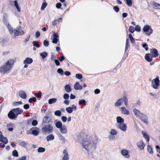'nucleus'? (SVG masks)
Listing matches in <instances>:
<instances>
[{"instance_id":"obj_1","label":"nucleus","mask_w":160,"mask_h":160,"mask_svg":"<svg viewBox=\"0 0 160 160\" xmlns=\"http://www.w3.org/2000/svg\"><path fill=\"white\" fill-rule=\"evenodd\" d=\"M86 137L82 140L81 144L82 147L87 151L88 154L95 150L97 143L96 140H92V138L86 135Z\"/></svg>"},{"instance_id":"obj_2","label":"nucleus","mask_w":160,"mask_h":160,"mask_svg":"<svg viewBox=\"0 0 160 160\" xmlns=\"http://www.w3.org/2000/svg\"><path fill=\"white\" fill-rule=\"evenodd\" d=\"M14 62L13 59L12 58L5 62L2 66L0 67V73L5 74L9 72L14 65Z\"/></svg>"},{"instance_id":"obj_3","label":"nucleus","mask_w":160,"mask_h":160,"mask_svg":"<svg viewBox=\"0 0 160 160\" xmlns=\"http://www.w3.org/2000/svg\"><path fill=\"white\" fill-rule=\"evenodd\" d=\"M123 101L124 102L125 105L126 107H127L128 104V100L126 96H123L122 98L118 99L114 104L115 106L116 107H118L121 106Z\"/></svg>"},{"instance_id":"obj_4","label":"nucleus","mask_w":160,"mask_h":160,"mask_svg":"<svg viewBox=\"0 0 160 160\" xmlns=\"http://www.w3.org/2000/svg\"><path fill=\"white\" fill-rule=\"evenodd\" d=\"M160 86L159 77L157 76L156 77L151 80V87L155 90L158 89Z\"/></svg>"},{"instance_id":"obj_5","label":"nucleus","mask_w":160,"mask_h":160,"mask_svg":"<svg viewBox=\"0 0 160 160\" xmlns=\"http://www.w3.org/2000/svg\"><path fill=\"white\" fill-rule=\"evenodd\" d=\"M42 131L45 134L51 133L53 130L52 126L50 124L45 125L42 128Z\"/></svg>"},{"instance_id":"obj_6","label":"nucleus","mask_w":160,"mask_h":160,"mask_svg":"<svg viewBox=\"0 0 160 160\" xmlns=\"http://www.w3.org/2000/svg\"><path fill=\"white\" fill-rule=\"evenodd\" d=\"M143 30L144 32H145V35L146 36H150L153 32V30L151 26L148 25H145L144 26Z\"/></svg>"},{"instance_id":"obj_7","label":"nucleus","mask_w":160,"mask_h":160,"mask_svg":"<svg viewBox=\"0 0 160 160\" xmlns=\"http://www.w3.org/2000/svg\"><path fill=\"white\" fill-rule=\"evenodd\" d=\"M13 32L15 37L23 35L25 33L24 31L20 26H18L14 29Z\"/></svg>"},{"instance_id":"obj_8","label":"nucleus","mask_w":160,"mask_h":160,"mask_svg":"<svg viewBox=\"0 0 160 160\" xmlns=\"http://www.w3.org/2000/svg\"><path fill=\"white\" fill-rule=\"evenodd\" d=\"M109 133L110 134L108 136L109 139L112 140L115 138V136L117 135L118 132L114 129H111L109 132Z\"/></svg>"},{"instance_id":"obj_9","label":"nucleus","mask_w":160,"mask_h":160,"mask_svg":"<svg viewBox=\"0 0 160 160\" xmlns=\"http://www.w3.org/2000/svg\"><path fill=\"white\" fill-rule=\"evenodd\" d=\"M138 119H140L142 122L146 124H148L149 122L148 116L144 113H142Z\"/></svg>"},{"instance_id":"obj_10","label":"nucleus","mask_w":160,"mask_h":160,"mask_svg":"<svg viewBox=\"0 0 160 160\" xmlns=\"http://www.w3.org/2000/svg\"><path fill=\"white\" fill-rule=\"evenodd\" d=\"M39 129L37 127H33L31 128L29 131L30 132H28V134H31L34 136H37L39 134Z\"/></svg>"},{"instance_id":"obj_11","label":"nucleus","mask_w":160,"mask_h":160,"mask_svg":"<svg viewBox=\"0 0 160 160\" xmlns=\"http://www.w3.org/2000/svg\"><path fill=\"white\" fill-rule=\"evenodd\" d=\"M116 126L118 128L124 132H125L127 130V125L126 124L124 123L121 124H116Z\"/></svg>"},{"instance_id":"obj_12","label":"nucleus","mask_w":160,"mask_h":160,"mask_svg":"<svg viewBox=\"0 0 160 160\" xmlns=\"http://www.w3.org/2000/svg\"><path fill=\"white\" fill-rule=\"evenodd\" d=\"M129 152V151L126 149H123L121 150V152L122 155L125 158L128 159L130 157Z\"/></svg>"},{"instance_id":"obj_13","label":"nucleus","mask_w":160,"mask_h":160,"mask_svg":"<svg viewBox=\"0 0 160 160\" xmlns=\"http://www.w3.org/2000/svg\"><path fill=\"white\" fill-rule=\"evenodd\" d=\"M77 109V107L74 104H73L71 107H68L66 108V110L67 112L69 113H71L73 111H76Z\"/></svg>"},{"instance_id":"obj_14","label":"nucleus","mask_w":160,"mask_h":160,"mask_svg":"<svg viewBox=\"0 0 160 160\" xmlns=\"http://www.w3.org/2000/svg\"><path fill=\"white\" fill-rule=\"evenodd\" d=\"M120 110L121 113L123 114L128 115L130 113L129 110L127 109L124 107H122L120 108Z\"/></svg>"},{"instance_id":"obj_15","label":"nucleus","mask_w":160,"mask_h":160,"mask_svg":"<svg viewBox=\"0 0 160 160\" xmlns=\"http://www.w3.org/2000/svg\"><path fill=\"white\" fill-rule=\"evenodd\" d=\"M8 116L10 118L13 119L16 118L17 117L13 109L11 110L8 114Z\"/></svg>"},{"instance_id":"obj_16","label":"nucleus","mask_w":160,"mask_h":160,"mask_svg":"<svg viewBox=\"0 0 160 160\" xmlns=\"http://www.w3.org/2000/svg\"><path fill=\"white\" fill-rule=\"evenodd\" d=\"M153 58L157 57L158 56V50L155 48L150 49V53Z\"/></svg>"},{"instance_id":"obj_17","label":"nucleus","mask_w":160,"mask_h":160,"mask_svg":"<svg viewBox=\"0 0 160 160\" xmlns=\"http://www.w3.org/2000/svg\"><path fill=\"white\" fill-rule=\"evenodd\" d=\"M138 147L141 150H143L145 146V144L142 140H140L137 143Z\"/></svg>"},{"instance_id":"obj_18","label":"nucleus","mask_w":160,"mask_h":160,"mask_svg":"<svg viewBox=\"0 0 160 160\" xmlns=\"http://www.w3.org/2000/svg\"><path fill=\"white\" fill-rule=\"evenodd\" d=\"M153 57L150 53H147L145 56V59L148 62H151L152 61Z\"/></svg>"},{"instance_id":"obj_19","label":"nucleus","mask_w":160,"mask_h":160,"mask_svg":"<svg viewBox=\"0 0 160 160\" xmlns=\"http://www.w3.org/2000/svg\"><path fill=\"white\" fill-rule=\"evenodd\" d=\"M133 112L135 116L138 118H139L142 113H141L138 109L135 108L133 110Z\"/></svg>"},{"instance_id":"obj_20","label":"nucleus","mask_w":160,"mask_h":160,"mask_svg":"<svg viewBox=\"0 0 160 160\" xmlns=\"http://www.w3.org/2000/svg\"><path fill=\"white\" fill-rule=\"evenodd\" d=\"M53 39L52 41V42L53 43L57 44L58 41V38H59V36L57 33L55 32H53Z\"/></svg>"},{"instance_id":"obj_21","label":"nucleus","mask_w":160,"mask_h":160,"mask_svg":"<svg viewBox=\"0 0 160 160\" xmlns=\"http://www.w3.org/2000/svg\"><path fill=\"white\" fill-rule=\"evenodd\" d=\"M8 14L6 13H4L3 14L2 21L4 24L9 23L8 19Z\"/></svg>"},{"instance_id":"obj_22","label":"nucleus","mask_w":160,"mask_h":160,"mask_svg":"<svg viewBox=\"0 0 160 160\" xmlns=\"http://www.w3.org/2000/svg\"><path fill=\"white\" fill-rule=\"evenodd\" d=\"M19 94L20 97L22 98L25 99L27 97V95L26 92L23 91L21 90L19 91Z\"/></svg>"},{"instance_id":"obj_23","label":"nucleus","mask_w":160,"mask_h":160,"mask_svg":"<svg viewBox=\"0 0 160 160\" xmlns=\"http://www.w3.org/2000/svg\"><path fill=\"white\" fill-rule=\"evenodd\" d=\"M13 111L17 115V117L18 115L21 114L23 112V110L20 108L13 109Z\"/></svg>"},{"instance_id":"obj_24","label":"nucleus","mask_w":160,"mask_h":160,"mask_svg":"<svg viewBox=\"0 0 160 160\" xmlns=\"http://www.w3.org/2000/svg\"><path fill=\"white\" fill-rule=\"evenodd\" d=\"M74 89L76 90H80L82 89V87L81 85L79 82H76L74 85Z\"/></svg>"},{"instance_id":"obj_25","label":"nucleus","mask_w":160,"mask_h":160,"mask_svg":"<svg viewBox=\"0 0 160 160\" xmlns=\"http://www.w3.org/2000/svg\"><path fill=\"white\" fill-rule=\"evenodd\" d=\"M63 153V157L62 158V160H68L69 157L67 151L65 149L64 150Z\"/></svg>"},{"instance_id":"obj_26","label":"nucleus","mask_w":160,"mask_h":160,"mask_svg":"<svg viewBox=\"0 0 160 160\" xmlns=\"http://www.w3.org/2000/svg\"><path fill=\"white\" fill-rule=\"evenodd\" d=\"M59 130L61 133L62 134H65L68 132V130L65 125H63L59 129Z\"/></svg>"},{"instance_id":"obj_27","label":"nucleus","mask_w":160,"mask_h":160,"mask_svg":"<svg viewBox=\"0 0 160 160\" xmlns=\"http://www.w3.org/2000/svg\"><path fill=\"white\" fill-rule=\"evenodd\" d=\"M7 28H8L10 33L11 34H12L14 32V30L13 28L11 26L9 23H7V24H4Z\"/></svg>"},{"instance_id":"obj_28","label":"nucleus","mask_w":160,"mask_h":160,"mask_svg":"<svg viewBox=\"0 0 160 160\" xmlns=\"http://www.w3.org/2000/svg\"><path fill=\"white\" fill-rule=\"evenodd\" d=\"M13 5L16 8L17 11L18 12H20L21 11V9L19 5L18 2L17 0H15L13 2Z\"/></svg>"},{"instance_id":"obj_29","label":"nucleus","mask_w":160,"mask_h":160,"mask_svg":"<svg viewBox=\"0 0 160 160\" xmlns=\"http://www.w3.org/2000/svg\"><path fill=\"white\" fill-rule=\"evenodd\" d=\"M33 62L32 58H27L23 61V63L24 64H30Z\"/></svg>"},{"instance_id":"obj_30","label":"nucleus","mask_w":160,"mask_h":160,"mask_svg":"<svg viewBox=\"0 0 160 160\" xmlns=\"http://www.w3.org/2000/svg\"><path fill=\"white\" fill-rule=\"evenodd\" d=\"M117 124H121L124 123V119L120 116H118L116 118Z\"/></svg>"},{"instance_id":"obj_31","label":"nucleus","mask_w":160,"mask_h":160,"mask_svg":"<svg viewBox=\"0 0 160 160\" xmlns=\"http://www.w3.org/2000/svg\"><path fill=\"white\" fill-rule=\"evenodd\" d=\"M0 141L4 144H7L8 142L7 139L5 138L3 136L0 137Z\"/></svg>"},{"instance_id":"obj_32","label":"nucleus","mask_w":160,"mask_h":160,"mask_svg":"<svg viewBox=\"0 0 160 160\" xmlns=\"http://www.w3.org/2000/svg\"><path fill=\"white\" fill-rule=\"evenodd\" d=\"M46 138L47 139V141H49L51 140H53L54 139V137L53 134H50L47 136L46 137Z\"/></svg>"},{"instance_id":"obj_33","label":"nucleus","mask_w":160,"mask_h":160,"mask_svg":"<svg viewBox=\"0 0 160 160\" xmlns=\"http://www.w3.org/2000/svg\"><path fill=\"white\" fill-rule=\"evenodd\" d=\"M64 89L68 93L70 92L72 90L69 84H67L65 86Z\"/></svg>"},{"instance_id":"obj_34","label":"nucleus","mask_w":160,"mask_h":160,"mask_svg":"<svg viewBox=\"0 0 160 160\" xmlns=\"http://www.w3.org/2000/svg\"><path fill=\"white\" fill-rule=\"evenodd\" d=\"M55 125L56 128L59 129L63 126L62 122L59 121L55 123Z\"/></svg>"},{"instance_id":"obj_35","label":"nucleus","mask_w":160,"mask_h":160,"mask_svg":"<svg viewBox=\"0 0 160 160\" xmlns=\"http://www.w3.org/2000/svg\"><path fill=\"white\" fill-rule=\"evenodd\" d=\"M142 133L143 137L145 138L146 141L147 142H149V137L148 135L144 131H142Z\"/></svg>"},{"instance_id":"obj_36","label":"nucleus","mask_w":160,"mask_h":160,"mask_svg":"<svg viewBox=\"0 0 160 160\" xmlns=\"http://www.w3.org/2000/svg\"><path fill=\"white\" fill-rule=\"evenodd\" d=\"M40 55L42 57V58L44 59L46 58L48 56L47 53L45 52H43L40 53Z\"/></svg>"},{"instance_id":"obj_37","label":"nucleus","mask_w":160,"mask_h":160,"mask_svg":"<svg viewBox=\"0 0 160 160\" xmlns=\"http://www.w3.org/2000/svg\"><path fill=\"white\" fill-rule=\"evenodd\" d=\"M57 101V99L56 98H52L49 99L48 102L49 104H51L56 102Z\"/></svg>"},{"instance_id":"obj_38","label":"nucleus","mask_w":160,"mask_h":160,"mask_svg":"<svg viewBox=\"0 0 160 160\" xmlns=\"http://www.w3.org/2000/svg\"><path fill=\"white\" fill-rule=\"evenodd\" d=\"M129 41L128 38L127 39L126 41V47L125 48V52H126L129 47Z\"/></svg>"},{"instance_id":"obj_39","label":"nucleus","mask_w":160,"mask_h":160,"mask_svg":"<svg viewBox=\"0 0 160 160\" xmlns=\"http://www.w3.org/2000/svg\"><path fill=\"white\" fill-rule=\"evenodd\" d=\"M47 3L46 2L45 0H44L42 3V5L41 10H43L45 8L47 7Z\"/></svg>"},{"instance_id":"obj_40","label":"nucleus","mask_w":160,"mask_h":160,"mask_svg":"<svg viewBox=\"0 0 160 160\" xmlns=\"http://www.w3.org/2000/svg\"><path fill=\"white\" fill-rule=\"evenodd\" d=\"M147 150L148 152L150 154H152L153 152L152 150V148L151 146L148 145L147 147Z\"/></svg>"},{"instance_id":"obj_41","label":"nucleus","mask_w":160,"mask_h":160,"mask_svg":"<svg viewBox=\"0 0 160 160\" xmlns=\"http://www.w3.org/2000/svg\"><path fill=\"white\" fill-rule=\"evenodd\" d=\"M48 119L49 117L48 116H45L43 118L42 122L44 123H46L49 122V121L48 120Z\"/></svg>"},{"instance_id":"obj_42","label":"nucleus","mask_w":160,"mask_h":160,"mask_svg":"<svg viewBox=\"0 0 160 160\" xmlns=\"http://www.w3.org/2000/svg\"><path fill=\"white\" fill-rule=\"evenodd\" d=\"M153 7L155 9H160V4L154 3L153 5Z\"/></svg>"},{"instance_id":"obj_43","label":"nucleus","mask_w":160,"mask_h":160,"mask_svg":"<svg viewBox=\"0 0 160 160\" xmlns=\"http://www.w3.org/2000/svg\"><path fill=\"white\" fill-rule=\"evenodd\" d=\"M54 114L56 116L60 117L61 115V112L60 110H57L55 112Z\"/></svg>"},{"instance_id":"obj_44","label":"nucleus","mask_w":160,"mask_h":160,"mask_svg":"<svg viewBox=\"0 0 160 160\" xmlns=\"http://www.w3.org/2000/svg\"><path fill=\"white\" fill-rule=\"evenodd\" d=\"M127 4L129 6H131L132 3L131 0H124Z\"/></svg>"},{"instance_id":"obj_45","label":"nucleus","mask_w":160,"mask_h":160,"mask_svg":"<svg viewBox=\"0 0 160 160\" xmlns=\"http://www.w3.org/2000/svg\"><path fill=\"white\" fill-rule=\"evenodd\" d=\"M129 38L131 43L132 44H134L135 42V41L133 38L132 37L131 34H129Z\"/></svg>"},{"instance_id":"obj_46","label":"nucleus","mask_w":160,"mask_h":160,"mask_svg":"<svg viewBox=\"0 0 160 160\" xmlns=\"http://www.w3.org/2000/svg\"><path fill=\"white\" fill-rule=\"evenodd\" d=\"M78 103L80 105H86V101L84 100H81L79 101Z\"/></svg>"},{"instance_id":"obj_47","label":"nucleus","mask_w":160,"mask_h":160,"mask_svg":"<svg viewBox=\"0 0 160 160\" xmlns=\"http://www.w3.org/2000/svg\"><path fill=\"white\" fill-rule=\"evenodd\" d=\"M12 155L16 157H18V153L16 150H14L12 151Z\"/></svg>"},{"instance_id":"obj_48","label":"nucleus","mask_w":160,"mask_h":160,"mask_svg":"<svg viewBox=\"0 0 160 160\" xmlns=\"http://www.w3.org/2000/svg\"><path fill=\"white\" fill-rule=\"evenodd\" d=\"M32 43L34 46H35L38 48H39L40 46V45L39 44L38 42H36V41H33Z\"/></svg>"},{"instance_id":"obj_49","label":"nucleus","mask_w":160,"mask_h":160,"mask_svg":"<svg viewBox=\"0 0 160 160\" xmlns=\"http://www.w3.org/2000/svg\"><path fill=\"white\" fill-rule=\"evenodd\" d=\"M37 100L36 97H34L33 98H30L28 100V102L30 103H31L32 102H35Z\"/></svg>"},{"instance_id":"obj_50","label":"nucleus","mask_w":160,"mask_h":160,"mask_svg":"<svg viewBox=\"0 0 160 160\" xmlns=\"http://www.w3.org/2000/svg\"><path fill=\"white\" fill-rule=\"evenodd\" d=\"M19 145L21 146L25 147L27 145V143L24 141H22L19 143Z\"/></svg>"},{"instance_id":"obj_51","label":"nucleus","mask_w":160,"mask_h":160,"mask_svg":"<svg viewBox=\"0 0 160 160\" xmlns=\"http://www.w3.org/2000/svg\"><path fill=\"white\" fill-rule=\"evenodd\" d=\"M38 151L39 152H42L45 151V149L43 148L40 147L38 148Z\"/></svg>"},{"instance_id":"obj_52","label":"nucleus","mask_w":160,"mask_h":160,"mask_svg":"<svg viewBox=\"0 0 160 160\" xmlns=\"http://www.w3.org/2000/svg\"><path fill=\"white\" fill-rule=\"evenodd\" d=\"M76 77L79 79H81L82 78V74H76Z\"/></svg>"},{"instance_id":"obj_53","label":"nucleus","mask_w":160,"mask_h":160,"mask_svg":"<svg viewBox=\"0 0 160 160\" xmlns=\"http://www.w3.org/2000/svg\"><path fill=\"white\" fill-rule=\"evenodd\" d=\"M134 31V29L133 27L132 26H130L129 28V31L131 33H132Z\"/></svg>"},{"instance_id":"obj_54","label":"nucleus","mask_w":160,"mask_h":160,"mask_svg":"<svg viewBox=\"0 0 160 160\" xmlns=\"http://www.w3.org/2000/svg\"><path fill=\"white\" fill-rule=\"evenodd\" d=\"M57 72L58 73L60 74L61 75H63V72L62 69L58 68L57 70Z\"/></svg>"},{"instance_id":"obj_55","label":"nucleus","mask_w":160,"mask_h":160,"mask_svg":"<svg viewBox=\"0 0 160 160\" xmlns=\"http://www.w3.org/2000/svg\"><path fill=\"white\" fill-rule=\"evenodd\" d=\"M63 98L65 100L68 99L69 98V95L67 93H65L63 95Z\"/></svg>"},{"instance_id":"obj_56","label":"nucleus","mask_w":160,"mask_h":160,"mask_svg":"<svg viewBox=\"0 0 160 160\" xmlns=\"http://www.w3.org/2000/svg\"><path fill=\"white\" fill-rule=\"evenodd\" d=\"M49 43L48 41L44 40L43 41V45L45 47H47L48 46Z\"/></svg>"},{"instance_id":"obj_57","label":"nucleus","mask_w":160,"mask_h":160,"mask_svg":"<svg viewBox=\"0 0 160 160\" xmlns=\"http://www.w3.org/2000/svg\"><path fill=\"white\" fill-rule=\"evenodd\" d=\"M135 30L136 31L139 32L141 30L140 27L138 25H137L135 27Z\"/></svg>"},{"instance_id":"obj_58","label":"nucleus","mask_w":160,"mask_h":160,"mask_svg":"<svg viewBox=\"0 0 160 160\" xmlns=\"http://www.w3.org/2000/svg\"><path fill=\"white\" fill-rule=\"evenodd\" d=\"M61 119L63 122H65L67 121V118L66 117L63 116L61 117Z\"/></svg>"},{"instance_id":"obj_59","label":"nucleus","mask_w":160,"mask_h":160,"mask_svg":"<svg viewBox=\"0 0 160 160\" xmlns=\"http://www.w3.org/2000/svg\"><path fill=\"white\" fill-rule=\"evenodd\" d=\"M38 123V122L37 120H34L32 121V124L33 126H35L37 125Z\"/></svg>"},{"instance_id":"obj_60","label":"nucleus","mask_w":160,"mask_h":160,"mask_svg":"<svg viewBox=\"0 0 160 160\" xmlns=\"http://www.w3.org/2000/svg\"><path fill=\"white\" fill-rule=\"evenodd\" d=\"M62 4L60 2L57 3L56 5V7L58 9L60 8Z\"/></svg>"},{"instance_id":"obj_61","label":"nucleus","mask_w":160,"mask_h":160,"mask_svg":"<svg viewBox=\"0 0 160 160\" xmlns=\"http://www.w3.org/2000/svg\"><path fill=\"white\" fill-rule=\"evenodd\" d=\"M40 34L39 31H38L36 32L35 37L37 38H38V37L40 36Z\"/></svg>"},{"instance_id":"obj_62","label":"nucleus","mask_w":160,"mask_h":160,"mask_svg":"<svg viewBox=\"0 0 160 160\" xmlns=\"http://www.w3.org/2000/svg\"><path fill=\"white\" fill-rule=\"evenodd\" d=\"M113 9L116 12H118L119 10V8L117 6H114L113 7Z\"/></svg>"},{"instance_id":"obj_63","label":"nucleus","mask_w":160,"mask_h":160,"mask_svg":"<svg viewBox=\"0 0 160 160\" xmlns=\"http://www.w3.org/2000/svg\"><path fill=\"white\" fill-rule=\"evenodd\" d=\"M42 95V93L41 92H38L37 94H35V96L38 98H40L41 97Z\"/></svg>"},{"instance_id":"obj_64","label":"nucleus","mask_w":160,"mask_h":160,"mask_svg":"<svg viewBox=\"0 0 160 160\" xmlns=\"http://www.w3.org/2000/svg\"><path fill=\"white\" fill-rule=\"evenodd\" d=\"M142 46L143 48H145L146 50L147 51L148 50V48L147 44H146V43H144L142 45Z\"/></svg>"}]
</instances>
